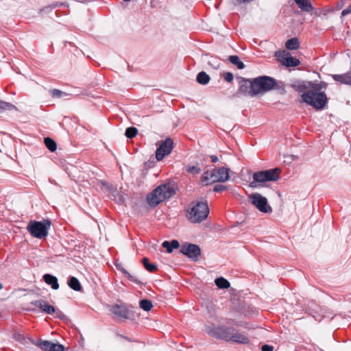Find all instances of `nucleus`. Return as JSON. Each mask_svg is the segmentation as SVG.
Returning a JSON list of instances; mask_svg holds the SVG:
<instances>
[{
	"instance_id": "nucleus-29",
	"label": "nucleus",
	"mask_w": 351,
	"mask_h": 351,
	"mask_svg": "<svg viewBox=\"0 0 351 351\" xmlns=\"http://www.w3.org/2000/svg\"><path fill=\"white\" fill-rule=\"evenodd\" d=\"M140 307L145 311H149L153 307L152 303L148 300H142L140 302Z\"/></svg>"
},
{
	"instance_id": "nucleus-27",
	"label": "nucleus",
	"mask_w": 351,
	"mask_h": 351,
	"mask_svg": "<svg viewBox=\"0 0 351 351\" xmlns=\"http://www.w3.org/2000/svg\"><path fill=\"white\" fill-rule=\"evenodd\" d=\"M16 108L13 104L0 100V112L3 110H15Z\"/></svg>"
},
{
	"instance_id": "nucleus-33",
	"label": "nucleus",
	"mask_w": 351,
	"mask_h": 351,
	"mask_svg": "<svg viewBox=\"0 0 351 351\" xmlns=\"http://www.w3.org/2000/svg\"><path fill=\"white\" fill-rule=\"evenodd\" d=\"M224 80L228 82H231L233 80V75L230 72H226L223 74Z\"/></svg>"
},
{
	"instance_id": "nucleus-18",
	"label": "nucleus",
	"mask_w": 351,
	"mask_h": 351,
	"mask_svg": "<svg viewBox=\"0 0 351 351\" xmlns=\"http://www.w3.org/2000/svg\"><path fill=\"white\" fill-rule=\"evenodd\" d=\"M45 282L51 286L53 289H58L59 288V284L56 277L51 274H45L43 276Z\"/></svg>"
},
{
	"instance_id": "nucleus-41",
	"label": "nucleus",
	"mask_w": 351,
	"mask_h": 351,
	"mask_svg": "<svg viewBox=\"0 0 351 351\" xmlns=\"http://www.w3.org/2000/svg\"><path fill=\"white\" fill-rule=\"evenodd\" d=\"M3 289V285L1 283H0V289Z\"/></svg>"
},
{
	"instance_id": "nucleus-30",
	"label": "nucleus",
	"mask_w": 351,
	"mask_h": 351,
	"mask_svg": "<svg viewBox=\"0 0 351 351\" xmlns=\"http://www.w3.org/2000/svg\"><path fill=\"white\" fill-rule=\"evenodd\" d=\"M137 132L138 130L136 128L130 127L126 129L125 136L129 138H132L137 134Z\"/></svg>"
},
{
	"instance_id": "nucleus-9",
	"label": "nucleus",
	"mask_w": 351,
	"mask_h": 351,
	"mask_svg": "<svg viewBox=\"0 0 351 351\" xmlns=\"http://www.w3.org/2000/svg\"><path fill=\"white\" fill-rule=\"evenodd\" d=\"M250 199L260 211L263 213H269L271 211V207L268 205L266 197L260 193H255L250 195Z\"/></svg>"
},
{
	"instance_id": "nucleus-8",
	"label": "nucleus",
	"mask_w": 351,
	"mask_h": 351,
	"mask_svg": "<svg viewBox=\"0 0 351 351\" xmlns=\"http://www.w3.org/2000/svg\"><path fill=\"white\" fill-rule=\"evenodd\" d=\"M252 83L255 96L270 90L276 84L274 79L267 76H261L252 79Z\"/></svg>"
},
{
	"instance_id": "nucleus-42",
	"label": "nucleus",
	"mask_w": 351,
	"mask_h": 351,
	"mask_svg": "<svg viewBox=\"0 0 351 351\" xmlns=\"http://www.w3.org/2000/svg\"><path fill=\"white\" fill-rule=\"evenodd\" d=\"M123 1H125V2H129V1H130L131 0H123Z\"/></svg>"
},
{
	"instance_id": "nucleus-34",
	"label": "nucleus",
	"mask_w": 351,
	"mask_h": 351,
	"mask_svg": "<svg viewBox=\"0 0 351 351\" xmlns=\"http://www.w3.org/2000/svg\"><path fill=\"white\" fill-rule=\"evenodd\" d=\"M262 351H274V347L269 345H264L261 348Z\"/></svg>"
},
{
	"instance_id": "nucleus-39",
	"label": "nucleus",
	"mask_w": 351,
	"mask_h": 351,
	"mask_svg": "<svg viewBox=\"0 0 351 351\" xmlns=\"http://www.w3.org/2000/svg\"><path fill=\"white\" fill-rule=\"evenodd\" d=\"M226 324H235V325H237V326H241V324H239L234 323V322H233V320H232V319H229V320L226 322Z\"/></svg>"
},
{
	"instance_id": "nucleus-3",
	"label": "nucleus",
	"mask_w": 351,
	"mask_h": 351,
	"mask_svg": "<svg viewBox=\"0 0 351 351\" xmlns=\"http://www.w3.org/2000/svg\"><path fill=\"white\" fill-rule=\"evenodd\" d=\"M175 191L169 184H162L147 196V201L152 207H155L160 202L171 197Z\"/></svg>"
},
{
	"instance_id": "nucleus-40",
	"label": "nucleus",
	"mask_w": 351,
	"mask_h": 351,
	"mask_svg": "<svg viewBox=\"0 0 351 351\" xmlns=\"http://www.w3.org/2000/svg\"><path fill=\"white\" fill-rule=\"evenodd\" d=\"M314 317L315 318L316 320L317 321H321L322 320V317H316V316H314Z\"/></svg>"
},
{
	"instance_id": "nucleus-15",
	"label": "nucleus",
	"mask_w": 351,
	"mask_h": 351,
	"mask_svg": "<svg viewBox=\"0 0 351 351\" xmlns=\"http://www.w3.org/2000/svg\"><path fill=\"white\" fill-rule=\"evenodd\" d=\"M110 312L115 316L123 318L129 319L130 317V311L124 304H115L110 307Z\"/></svg>"
},
{
	"instance_id": "nucleus-5",
	"label": "nucleus",
	"mask_w": 351,
	"mask_h": 351,
	"mask_svg": "<svg viewBox=\"0 0 351 351\" xmlns=\"http://www.w3.org/2000/svg\"><path fill=\"white\" fill-rule=\"evenodd\" d=\"M280 173L281 169L280 168H274L254 173L253 174V182L250 184V186L256 188L258 186V183L276 181L279 179Z\"/></svg>"
},
{
	"instance_id": "nucleus-35",
	"label": "nucleus",
	"mask_w": 351,
	"mask_h": 351,
	"mask_svg": "<svg viewBox=\"0 0 351 351\" xmlns=\"http://www.w3.org/2000/svg\"><path fill=\"white\" fill-rule=\"evenodd\" d=\"M350 13H351V5H349L341 12V16H344Z\"/></svg>"
},
{
	"instance_id": "nucleus-26",
	"label": "nucleus",
	"mask_w": 351,
	"mask_h": 351,
	"mask_svg": "<svg viewBox=\"0 0 351 351\" xmlns=\"http://www.w3.org/2000/svg\"><path fill=\"white\" fill-rule=\"evenodd\" d=\"M44 142L49 150H50L51 152H54L56 150L57 145L56 142L53 139L47 137L45 138Z\"/></svg>"
},
{
	"instance_id": "nucleus-36",
	"label": "nucleus",
	"mask_w": 351,
	"mask_h": 351,
	"mask_svg": "<svg viewBox=\"0 0 351 351\" xmlns=\"http://www.w3.org/2000/svg\"><path fill=\"white\" fill-rule=\"evenodd\" d=\"M123 272L125 274V275L131 280L132 281H136V280L134 278V277L130 275L128 271H126L125 270H122Z\"/></svg>"
},
{
	"instance_id": "nucleus-12",
	"label": "nucleus",
	"mask_w": 351,
	"mask_h": 351,
	"mask_svg": "<svg viewBox=\"0 0 351 351\" xmlns=\"http://www.w3.org/2000/svg\"><path fill=\"white\" fill-rule=\"evenodd\" d=\"M180 251L193 261H197L200 255V249L195 244L184 243L182 245Z\"/></svg>"
},
{
	"instance_id": "nucleus-11",
	"label": "nucleus",
	"mask_w": 351,
	"mask_h": 351,
	"mask_svg": "<svg viewBox=\"0 0 351 351\" xmlns=\"http://www.w3.org/2000/svg\"><path fill=\"white\" fill-rule=\"evenodd\" d=\"M173 142L170 138L163 141L156 152V158L157 160H162L165 156L169 154L173 149Z\"/></svg>"
},
{
	"instance_id": "nucleus-4",
	"label": "nucleus",
	"mask_w": 351,
	"mask_h": 351,
	"mask_svg": "<svg viewBox=\"0 0 351 351\" xmlns=\"http://www.w3.org/2000/svg\"><path fill=\"white\" fill-rule=\"evenodd\" d=\"M209 208L206 202H195L191 204L186 217L192 223H199L206 219Z\"/></svg>"
},
{
	"instance_id": "nucleus-32",
	"label": "nucleus",
	"mask_w": 351,
	"mask_h": 351,
	"mask_svg": "<svg viewBox=\"0 0 351 351\" xmlns=\"http://www.w3.org/2000/svg\"><path fill=\"white\" fill-rule=\"evenodd\" d=\"M51 95L54 97H60L65 93L58 89H53L51 90Z\"/></svg>"
},
{
	"instance_id": "nucleus-24",
	"label": "nucleus",
	"mask_w": 351,
	"mask_h": 351,
	"mask_svg": "<svg viewBox=\"0 0 351 351\" xmlns=\"http://www.w3.org/2000/svg\"><path fill=\"white\" fill-rule=\"evenodd\" d=\"M229 61L239 69H243L245 67V64L237 56H230L229 57Z\"/></svg>"
},
{
	"instance_id": "nucleus-16",
	"label": "nucleus",
	"mask_w": 351,
	"mask_h": 351,
	"mask_svg": "<svg viewBox=\"0 0 351 351\" xmlns=\"http://www.w3.org/2000/svg\"><path fill=\"white\" fill-rule=\"evenodd\" d=\"M39 347L44 351H63L64 346L60 343L49 341H43L39 343Z\"/></svg>"
},
{
	"instance_id": "nucleus-31",
	"label": "nucleus",
	"mask_w": 351,
	"mask_h": 351,
	"mask_svg": "<svg viewBox=\"0 0 351 351\" xmlns=\"http://www.w3.org/2000/svg\"><path fill=\"white\" fill-rule=\"evenodd\" d=\"M187 172L192 174H199L201 171V169L197 166H189L186 168Z\"/></svg>"
},
{
	"instance_id": "nucleus-7",
	"label": "nucleus",
	"mask_w": 351,
	"mask_h": 351,
	"mask_svg": "<svg viewBox=\"0 0 351 351\" xmlns=\"http://www.w3.org/2000/svg\"><path fill=\"white\" fill-rule=\"evenodd\" d=\"M51 223L48 220L43 221H31L28 223L27 229L34 237L42 239L47 235Z\"/></svg>"
},
{
	"instance_id": "nucleus-25",
	"label": "nucleus",
	"mask_w": 351,
	"mask_h": 351,
	"mask_svg": "<svg viewBox=\"0 0 351 351\" xmlns=\"http://www.w3.org/2000/svg\"><path fill=\"white\" fill-rule=\"evenodd\" d=\"M210 77L204 71L198 73L197 76V81L198 83L205 85L209 82Z\"/></svg>"
},
{
	"instance_id": "nucleus-38",
	"label": "nucleus",
	"mask_w": 351,
	"mask_h": 351,
	"mask_svg": "<svg viewBox=\"0 0 351 351\" xmlns=\"http://www.w3.org/2000/svg\"><path fill=\"white\" fill-rule=\"evenodd\" d=\"M210 159L213 162H217L218 161V158L216 156H211Z\"/></svg>"
},
{
	"instance_id": "nucleus-21",
	"label": "nucleus",
	"mask_w": 351,
	"mask_h": 351,
	"mask_svg": "<svg viewBox=\"0 0 351 351\" xmlns=\"http://www.w3.org/2000/svg\"><path fill=\"white\" fill-rule=\"evenodd\" d=\"M300 43L297 38H292L285 43V47L289 50H294L299 48Z\"/></svg>"
},
{
	"instance_id": "nucleus-28",
	"label": "nucleus",
	"mask_w": 351,
	"mask_h": 351,
	"mask_svg": "<svg viewBox=\"0 0 351 351\" xmlns=\"http://www.w3.org/2000/svg\"><path fill=\"white\" fill-rule=\"evenodd\" d=\"M142 261H143L145 268L147 271H149L150 272H153L156 270V269H157L156 265L155 264L149 263L147 258H143Z\"/></svg>"
},
{
	"instance_id": "nucleus-19",
	"label": "nucleus",
	"mask_w": 351,
	"mask_h": 351,
	"mask_svg": "<svg viewBox=\"0 0 351 351\" xmlns=\"http://www.w3.org/2000/svg\"><path fill=\"white\" fill-rule=\"evenodd\" d=\"M298 8L304 12H309L313 10V6L309 0H295Z\"/></svg>"
},
{
	"instance_id": "nucleus-6",
	"label": "nucleus",
	"mask_w": 351,
	"mask_h": 351,
	"mask_svg": "<svg viewBox=\"0 0 351 351\" xmlns=\"http://www.w3.org/2000/svg\"><path fill=\"white\" fill-rule=\"evenodd\" d=\"M228 171L229 169L225 167H220L215 169L211 171H206L202 176V182L205 185L218 182H226L230 178Z\"/></svg>"
},
{
	"instance_id": "nucleus-23",
	"label": "nucleus",
	"mask_w": 351,
	"mask_h": 351,
	"mask_svg": "<svg viewBox=\"0 0 351 351\" xmlns=\"http://www.w3.org/2000/svg\"><path fill=\"white\" fill-rule=\"evenodd\" d=\"M215 282L219 289H228L230 286V282L223 277L216 278Z\"/></svg>"
},
{
	"instance_id": "nucleus-2",
	"label": "nucleus",
	"mask_w": 351,
	"mask_h": 351,
	"mask_svg": "<svg viewBox=\"0 0 351 351\" xmlns=\"http://www.w3.org/2000/svg\"><path fill=\"white\" fill-rule=\"evenodd\" d=\"M207 332L210 335L234 343L248 344L250 343L249 337L244 333L238 331L233 328L218 327L208 328Z\"/></svg>"
},
{
	"instance_id": "nucleus-22",
	"label": "nucleus",
	"mask_w": 351,
	"mask_h": 351,
	"mask_svg": "<svg viewBox=\"0 0 351 351\" xmlns=\"http://www.w3.org/2000/svg\"><path fill=\"white\" fill-rule=\"evenodd\" d=\"M68 285L70 288L77 291H80L82 289L79 280L75 277H71L68 282Z\"/></svg>"
},
{
	"instance_id": "nucleus-20",
	"label": "nucleus",
	"mask_w": 351,
	"mask_h": 351,
	"mask_svg": "<svg viewBox=\"0 0 351 351\" xmlns=\"http://www.w3.org/2000/svg\"><path fill=\"white\" fill-rule=\"evenodd\" d=\"M162 245L169 253L171 252L173 249H176L179 247V243L176 240H173L171 242L166 241H164Z\"/></svg>"
},
{
	"instance_id": "nucleus-14",
	"label": "nucleus",
	"mask_w": 351,
	"mask_h": 351,
	"mask_svg": "<svg viewBox=\"0 0 351 351\" xmlns=\"http://www.w3.org/2000/svg\"><path fill=\"white\" fill-rule=\"evenodd\" d=\"M254 90L252 80L242 79L240 82L237 94L254 97Z\"/></svg>"
},
{
	"instance_id": "nucleus-13",
	"label": "nucleus",
	"mask_w": 351,
	"mask_h": 351,
	"mask_svg": "<svg viewBox=\"0 0 351 351\" xmlns=\"http://www.w3.org/2000/svg\"><path fill=\"white\" fill-rule=\"evenodd\" d=\"M32 304L38 308L43 313L46 314L52 315L56 313L57 317H60L62 313L56 311L54 306L48 304V302L43 300H38L32 302Z\"/></svg>"
},
{
	"instance_id": "nucleus-10",
	"label": "nucleus",
	"mask_w": 351,
	"mask_h": 351,
	"mask_svg": "<svg viewBox=\"0 0 351 351\" xmlns=\"http://www.w3.org/2000/svg\"><path fill=\"white\" fill-rule=\"evenodd\" d=\"M278 61L282 63V64L289 67L296 66L300 63V60L294 57H292L291 54L287 51H278L275 53Z\"/></svg>"
},
{
	"instance_id": "nucleus-37",
	"label": "nucleus",
	"mask_w": 351,
	"mask_h": 351,
	"mask_svg": "<svg viewBox=\"0 0 351 351\" xmlns=\"http://www.w3.org/2000/svg\"><path fill=\"white\" fill-rule=\"evenodd\" d=\"M224 189V186L222 185H216L214 187V191L216 192L221 191Z\"/></svg>"
},
{
	"instance_id": "nucleus-17",
	"label": "nucleus",
	"mask_w": 351,
	"mask_h": 351,
	"mask_svg": "<svg viewBox=\"0 0 351 351\" xmlns=\"http://www.w3.org/2000/svg\"><path fill=\"white\" fill-rule=\"evenodd\" d=\"M332 78L341 84L351 86V71L343 74L332 75Z\"/></svg>"
},
{
	"instance_id": "nucleus-1",
	"label": "nucleus",
	"mask_w": 351,
	"mask_h": 351,
	"mask_svg": "<svg viewBox=\"0 0 351 351\" xmlns=\"http://www.w3.org/2000/svg\"><path fill=\"white\" fill-rule=\"evenodd\" d=\"M308 85H305L306 88H311L308 91L302 95V101L308 105L312 106L317 110L324 108L327 104V97L321 90L326 87L325 83L313 84L308 82Z\"/></svg>"
}]
</instances>
